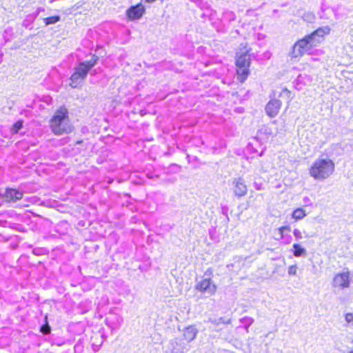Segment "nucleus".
<instances>
[{
  "mask_svg": "<svg viewBox=\"0 0 353 353\" xmlns=\"http://www.w3.org/2000/svg\"><path fill=\"white\" fill-rule=\"evenodd\" d=\"M97 60H98V57H96L94 55L90 61H86L85 63L86 65L90 70L96 64Z\"/></svg>",
  "mask_w": 353,
  "mask_h": 353,
  "instance_id": "obj_20",
  "label": "nucleus"
},
{
  "mask_svg": "<svg viewBox=\"0 0 353 353\" xmlns=\"http://www.w3.org/2000/svg\"><path fill=\"white\" fill-rule=\"evenodd\" d=\"M291 230L290 226H282L279 228V232L281 235V238H283L285 232H290Z\"/></svg>",
  "mask_w": 353,
  "mask_h": 353,
  "instance_id": "obj_23",
  "label": "nucleus"
},
{
  "mask_svg": "<svg viewBox=\"0 0 353 353\" xmlns=\"http://www.w3.org/2000/svg\"><path fill=\"white\" fill-rule=\"evenodd\" d=\"M23 197V193L15 190V189H7L5 194L4 198L8 201L16 202Z\"/></svg>",
  "mask_w": 353,
  "mask_h": 353,
  "instance_id": "obj_12",
  "label": "nucleus"
},
{
  "mask_svg": "<svg viewBox=\"0 0 353 353\" xmlns=\"http://www.w3.org/2000/svg\"><path fill=\"white\" fill-rule=\"evenodd\" d=\"M250 48L247 44H241V48L236 54V66H250Z\"/></svg>",
  "mask_w": 353,
  "mask_h": 353,
  "instance_id": "obj_5",
  "label": "nucleus"
},
{
  "mask_svg": "<svg viewBox=\"0 0 353 353\" xmlns=\"http://www.w3.org/2000/svg\"><path fill=\"white\" fill-rule=\"evenodd\" d=\"M50 127L52 133L59 136L72 131L68 112L65 108L58 109L50 120Z\"/></svg>",
  "mask_w": 353,
  "mask_h": 353,
  "instance_id": "obj_1",
  "label": "nucleus"
},
{
  "mask_svg": "<svg viewBox=\"0 0 353 353\" xmlns=\"http://www.w3.org/2000/svg\"><path fill=\"white\" fill-rule=\"evenodd\" d=\"M335 164L330 159H317L309 169V174L314 179L323 181L334 173Z\"/></svg>",
  "mask_w": 353,
  "mask_h": 353,
  "instance_id": "obj_2",
  "label": "nucleus"
},
{
  "mask_svg": "<svg viewBox=\"0 0 353 353\" xmlns=\"http://www.w3.org/2000/svg\"><path fill=\"white\" fill-rule=\"evenodd\" d=\"M297 266L296 265H290L288 268V274L295 276L296 274Z\"/></svg>",
  "mask_w": 353,
  "mask_h": 353,
  "instance_id": "obj_22",
  "label": "nucleus"
},
{
  "mask_svg": "<svg viewBox=\"0 0 353 353\" xmlns=\"http://www.w3.org/2000/svg\"><path fill=\"white\" fill-rule=\"evenodd\" d=\"M60 20V17L58 16H53L44 19V21L46 26L54 24Z\"/></svg>",
  "mask_w": 353,
  "mask_h": 353,
  "instance_id": "obj_19",
  "label": "nucleus"
},
{
  "mask_svg": "<svg viewBox=\"0 0 353 353\" xmlns=\"http://www.w3.org/2000/svg\"><path fill=\"white\" fill-rule=\"evenodd\" d=\"M319 43V41H314L312 37L307 35L296 42L294 45L292 54L296 58L301 57L312 47L316 46Z\"/></svg>",
  "mask_w": 353,
  "mask_h": 353,
  "instance_id": "obj_3",
  "label": "nucleus"
},
{
  "mask_svg": "<svg viewBox=\"0 0 353 353\" xmlns=\"http://www.w3.org/2000/svg\"><path fill=\"white\" fill-rule=\"evenodd\" d=\"M234 192L238 197H241L246 194L248 188L244 181L241 178L235 179L233 181Z\"/></svg>",
  "mask_w": 353,
  "mask_h": 353,
  "instance_id": "obj_9",
  "label": "nucleus"
},
{
  "mask_svg": "<svg viewBox=\"0 0 353 353\" xmlns=\"http://www.w3.org/2000/svg\"><path fill=\"white\" fill-rule=\"evenodd\" d=\"M250 66H236V74L238 79L241 82H243L250 74Z\"/></svg>",
  "mask_w": 353,
  "mask_h": 353,
  "instance_id": "obj_15",
  "label": "nucleus"
},
{
  "mask_svg": "<svg viewBox=\"0 0 353 353\" xmlns=\"http://www.w3.org/2000/svg\"><path fill=\"white\" fill-rule=\"evenodd\" d=\"M197 334L198 330L194 325H190L183 330V337L188 342L193 341L196 337Z\"/></svg>",
  "mask_w": 353,
  "mask_h": 353,
  "instance_id": "obj_14",
  "label": "nucleus"
},
{
  "mask_svg": "<svg viewBox=\"0 0 353 353\" xmlns=\"http://www.w3.org/2000/svg\"><path fill=\"white\" fill-rule=\"evenodd\" d=\"M348 353H353V350H351L350 352H349Z\"/></svg>",
  "mask_w": 353,
  "mask_h": 353,
  "instance_id": "obj_27",
  "label": "nucleus"
},
{
  "mask_svg": "<svg viewBox=\"0 0 353 353\" xmlns=\"http://www.w3.org/2000/svg\"><path fill=\"white\" fill-rule=\"evenodd\" d=\"M306 216L307 213L305 212V210L303 209V208H296L292 214V219H295L296 221L301 220Z\"/></svg>",
  "mask_w": 353,
  "mask_h": 353,
  "instance_id": "obj_16",
  "label": "nucleus"
},
{
  "mask_svg": "<svg viewBox=\"0 0 353 353\" xmlns=\"http://www.w3.org/2000/svg\"><path fill=\"white\" fill-rule=\"evenodd\" d=\"M293 248L294 249V255L296 257H299L303 255H305L306 251L303 248H301L299 244H294Z\"/></svg>",
  "mask_w": 353,
  "mask_h": 353,
  "instance_id": "obj_17",
  "label": "nucleus"
},
{
  "mask_svg": "<svg viewBox=\"0 0 353 353\" xmlns=\"http://www.w3.org/2000/svg\"><path fill=\"white\" fill-rule=\"evenodd\" d=\"M195 289L203 294L212 296L216 293L217 286L211 279H203L196 283Z\"/></svg>",
  "mask_w": 353,
  "mask_h": 353,
  "instance_id": "obj_4",
  "label": "nucleus"
},
{
  "mask_svg": "<svg viewBox=\"0 0 353 353\" xmlns=\"http://www.w3.org/2000/svg\"><path fill=\"white\" fill-rule=\"evenodd\" d=\"M282 92H283V93H285L286 94H288V97H290V92L288 89L285 88L283 90Z\"/></svg>",
  "mask_w": 353,
  "mask_h": 353,
  "instance_id": "obj_26",
  "label": "nucleus"
},
{
  "mask_svg": "<svg viewBox=\"0 0 353 353\" xmlns=\"http://www.w3.org/2000/svg\"><path fill=\"white\" fill-rule=\"evenodd\" d=\"M281 107V102L279 100L273 99L268 102L265 110L269 117H274L278 114Z\"/></svg>",
  "mask_w": 353,
  "mask_h": 353,
  "instance_id": "obj_10",
  "label": "nucleus"
},
{
  "mask_svg": "<svg viewBox=\"0 0 353 353\" xmlns=\"http://www.w3.org/2000/svg\"><path fill=\"white\" fill-rule=\"evenodd\" d=\"M145 12V8L142 4L132 6L127 10V15L130 20L139 19Z\"/></svg>",
  "mask_w": 353,
  "mask_h": 353,
  "instance_id": "obj_8",
  "label": "nucleus"
},
{
  "mask_svg": "<svg viewBox=\"0 0 353 353\" xmlns=\"http://www.w3.org/2000/svg\"><path fill=\"white\" fill-rule=\"evenodd\" d=\"M274 134V132L271 127L268 125H263L258 131L256 137L261 141H267L270 137Z\"/></svg>",
  "mask_w": 353,
  "mask_h": 353,
  "instance_id": "obj_11",
  "label": "nucleus"
},
{
  "mask_svg": "<svg viewBox=\"0 0 353 353\" xmlns=\"http://www.w3.org/2000/svg\"><path fill=\"white\" fill-rule=\"evenodd\" d=\"M330 32V28L328 26H324L322 28H319L312 34H309L310 37H312L313 40L319 41L321 42V39L323 38L325 35L329 34Z\"/></svg>",
  "mask_w": 353,
  "mask_h": 353,
  "instance_id": "obj_13",
  "label": "nucleus"
},
{
  "mask_svg": "<svg viewBox=\"0 0 353 353\" xmlns=\"http://www.w3.org/2000/svg\"><path fill=\"white\" fill-rule=\"evenodd\" d=\"M23 127V121H17L12 127L11 128V133L12 134H17L18 132Z\"/></svg>",
  "mask_w": 353,
  "mask_h": 353,
  "instance_id": "obj_18",
  "label": "nucleus"
},
{
  "mask_svg": "<svg viewBox=\"0 0 353 353\" xmlns=\"http://www.w3.org/2000/svg\"><path fill=\"white\" fill-rule=\"evenodd\" d=\"M345 321L347 324L353 325V313L345 314Z\"/></svg>",
  "mask_w": 353,
  "mask_h": 353,
  "instance_id": "obj_21",
  "label": "nucleus"
},
{
  "mask_svg": "<svg viewBox=\"0 0 353 353\" xmlns=\"http://www.w3.org/2000/svg\"><path fill=\"white\" fill-rule=\"evenodd\" d=\"M41 331L45 334H49L50 332V327L48 324L46 323L41 327Z\"/></svg>",
  "mask_w": 353,
  "mask_h": 353,
  "instance_id": "obj_24",
  "label": "nucleus"
},
{
  "mask_svg": "<svg viewBox=\"0 0 353 353\" xmlns=\"http://www.w3.org/2000/svg\"><path fill=\"white\" fill-rule=\"evenodd\" d=\"M333 287L340 290L347 288L350 285V274L341 272L334 275L332 281Z\"/></svg>",
  "mask_w": 353,
  "mask_h": 353,
  "instance_id": "obj_7",
  "label": "nucleus"
},
{
  "mask_svg": "<svg viewBox=\"0 0 353 353\" xmlns=\"http://www.w3.org/2000/svg\"><path fill=\"white\" fill-rule=\"evenodd\" d=\"M293 234H294V236L298 239L302 238L301 232L299 229H294L293 231Z\"/></svg>",
  "mask_w": 353,
  "mask_h": 353,
  "instance_id": "obj_25",
  "label": "nucleus"
},
{
  "mask_svg": "<svg viewBox=\"0 0 353 353\" xmlns=\"http://www.w3.org/2000/svg\"><path fill=\"white\" fill-rule=\"evenodd\" d=\"M89 70L90 69L86 65L85 63L83 62L80 63L71 77L70 85L73 88H77L79 83L84 80Z\"/></svg>",
  "mask_w": 353,
  "mask_h": 353,
  "instance_id": "obj_6",
  "label": "nucleus"
}]
</instances>
